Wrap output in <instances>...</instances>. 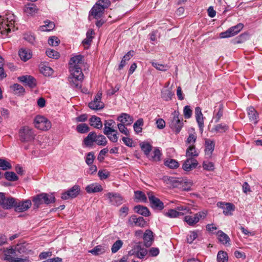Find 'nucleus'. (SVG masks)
<instances>
[{
  "label": "nucleus",
  "mask_w": 262,
  "mask_h": 262,
  "mask_svg": "<svg viewBox=\"0 0 262 262\" xmlns=\"http://www.w3.org/2000/svg\"><path fill=\"white\" fill-rule=\"evenodd\" d=\"M14 15L10 13L0 16V33L7 35L12 30L14 31Z\"/></svg>",
  "instance_id": "obj_1"
},
{
  "label": "nucleus",
  "mask_w": 262,
  "mask_h": 262,
  "mask_svg": "<svg viewBox=\"0 0 262 262\" xmlns=\"http://www.w3.org/2000/svg\"><path fill=\"white\" fill-rule=\"evenodd\" d=\"M110 5V0H98L89 12V17L92 16L97 19L101 18L105 9L108 8Z\"/></svg>",
  "instance_id": "obj_2"
},
{
  "label": "nucleus",
  "mask_w": 262,
  "mask_h": 262,
  "mask_svg": "<svg viewBox=\"0 0 262 262\" xmlns=\"http://www.w3.org/2000/svg\"><path fill=\"white\" fill-rule=\"evenodd\" d=\"M183 117L180 116L179 112L175 111L171 114V117L169 120V126L173 132L177 134L180 133L183 126Z\"/></svg>",
  "instance_id": "obj_3"
},
{
  "label": "nucleus",
  "mask_w": 262,
  "mask_h": 262,
  "mask_svg": "<svg viewBox=\"0 0 262 262\" xmlns=\"http://www.w3.org/2000/svg\"><path fill=\"white\" fill-rule=\"evenodd\" d=\"M70 75L68 78L69 83L73 88L80 89L81 87V83L83 79L84 75L82 71H69Z\"/></svg>",
  "instance_id": "obj_4"
},
{
  "label": "nucleus",
  "mask_w": 262,
  "mask_h": 262,
  "mask_svg": "<svg viewBox=\"0 0 262 262\" xmlns=\"http://www.w3.org/2000/svg\"><path fill=\"white\" fill-rule=\"evenodd\" d=\"M207 211H202L198 212L193 215H188L184 217V221L189 226H194L201 219L206 217Z\"/></svg>",
  "instance_id": "obj_5"
},
{
  "label": "nucleus",
  "mask_w": 262,
  "mask_h": 262,
  "mask_svg": "<svg viewBox=\"0 0 262 262\" xmlns=\"http://www.w3.org/2000/svg\"><path fill=\"white\" fill-rule=\"evenodd\" d=\"M35 127L40 130H47L51 127L50 121L42 116H37L34 121Z\"/></svg>",
  "instance_id": "obj_6"
},
{
  "label": "nucleus",
  "mask_w": 262,
  "mask_h": 262,
  "mask_svg": "<svg viewBox=\"0 0 262 262\" xmlns=\"http://www.w3.org/2000/svg\"><path fill=\"white\" fill-rule=\"evenodd\" d=\"M20 140L21 142H28L34 139L35 134L31 128L28 126H24L19 132Z\"/></svg>",
  "instance_id": "obj_7"
},
{
  "label": "nucleus",
  "mask_w": 262,
  "mask_h": 262,
  "mask_svg": "<svg viewBox=\"0 0 262 262\" xmlns=\"http://www.w3.org/2000/svg\"><path fill=\"white\" fill-rule=\"evenodd\" d=\"M83 56L81 55H75L71 58L69 62V71H82L81 66L83 62Z\"/></svg>",
  "instance_id": "obj_8"
},
{
  "label": "nucleus",
  "mask_w": 262,
  "mask_h": 262,
  "mask_svg": "<svg viewBox=\"0 0 262 262\" xmlns=\"http://www.w3.org/2000/svg\"><path fill=\"white\" fill-rule=\"evenodd\" d=\"M150 207L157 210L161 211L164 208L163 203L158 198L156 197L152 192L147 193Z\"/></svg>",
  "instance_id": "obj_9"
},
{
  "label": "nucleus",
  "mask_w": 262,
  "mask_h": 262,
  "mask_svg": "<svg viewBox=\"0 0 262 262\" xmlns=\"http://www.w3.org/2000/svg\"><path fill=\"white\" fill-rule=\"evenodd\" d=\"M80 191V186L78 185H75L67 191L62 192L61 198L64 200L75 198L79 194Z\"/></svg>",
  "instance_id": "obj_10"
},
{
  "label": "nucleus",
  "mask_w": 262,
  "mask_h": 262,
  "mask_svg": "<svg viewBox=\"0 0 262 262\" xmlns=\"http://www.w3.org/2000/svg\"><path fill=\"white\" fill-rule=\"evenodd\" d=\"M102 93L98 92L93 100L89 103V107L93 110H102L104 107V104L101 101Z\"/></svg>",
  "instance_id": "obj_11"
},
{
  "label": "nucleus",
  "mask_w": 262,
  "mask_h": 262,
  "mask_svg": "<svg viewBox=\"0 0 262 262\" xmlns=\"http://www.w3.org/2000/svg\"><path fill=\"white\" fill-rule=\"evenodd\" d=\"M244 25L239 23L237 25L233 26L228 29L226 31L220 33L221 38H227L233 36L238 33L243 28Z\"/></svg>",
  "instance_id": "obj_12"
},
{
  "label": "nucleus",
  "mask_w": 262,
  "mask_h": 262,
  "mask_svg": "<svg viewBox=\"0 0 262 262\" xmlns=\"http://www.w3.org/2000/svg\"><path fill=\"white\" fill-rule=\"evenodd\" d=\"M109 200L110 203L115 206H119L123 202V198L118 193L108 192L104 195Z\"/></svg>",
  "instance_id": "obj_13"
},
{
  "label": "nucleus",
  "mask_w": 262,
  "mask_h": 262,
  "mask_svg": "<svg viewBox=\"0 0 262 262\" xmlns=\"http://www.w3.org/2000/svg\"><path fill=\"white\" fill-rule=\"evenodd\" d=\"M146 221L143 217H137L136 215L130 216L127 221V224L130 226L143 227L146 225Z\"/></svg>",
  "instance_id": "obj_14"
},
{
  "label": "nucleus",
  "mask_w": 262,
  "mask_h": 262,
  "mask_svg": "<svg viewBox=\"0 0 262 262\" xmlns=\"http://www.w3.org/2000/svg\"><path fill=\"white\" fill-rule=\"evenodd\" d=\"M129 254L135 255L140 259H143L148 254V250L141 245H137L132 251H129Z\"/></svg>",
  "instance_id": "obj_15"
},
{
  "label": "nucleus",
  "mask_w": 262,
  "mask_h": 262,
  "mask_svg": "<svg viewBox=\"0 0 262 262\" xmlns=\"http://www.w3.org/2000/svg\"><path fill=\"white\" fill-rule=\"evenodd\" d=\"M198 162L193 158L188 157L183 164L182 167L185 171H189L196 167Z\"/></svg>",
  "instance_id": "obj_16"
},
{
  "label": "nucleus",
  "mask_w": 262,
  "mask_h": 262,
  "mask_svg": "<svg viewBox=\"0 0 262 262\" xmlns=\"http://www.w3.org/2000/svg\"><path fill=\"white\" fill-rule=\"evenodd\" d=\"M217 206L223 209V213L225 215H229L232 214V212L235 209V206L232 203L223 202H218Z\"/></svg>",
  "instance_id": "obj_17"
},
{
  "label": "nucleus",
  "mask_w": 262,
  "mask_h": 262,
  "mask_svg": "<svg viewBox=\"0 0 262 262\" xmlns=\"http://www.w3.org/2000/svg\"><path fill=\"white\" fill-rule=\"evenodd\" d=\"M31 202L29 200L16 202L15 210L18 212H23L28 210L31 206Z\"/></svg>",
  "instance_id": "obj_18"
},
{
  "label": "nucleus",
  "mask_w": 262,
  "mask_h": 262,
  "mask_svg": "<svg viewBox=\"0 0 262 262\" xmlns=\"http://www.w3.org/2000/svg\"><path fill=\"white\" fill-rule=\"evenodd\" d=\"M162 180L165 184L170 187H178L181 185L180 182V179L175 177L166 176L163 177Z\"/></svg>",
  "instance_id": "obj_19"
},
{
  "label": "nucleus",
  "mask_w": 262,
  "mask_h": 262,
  "mask_svg": "<svg viewBox=\"0 0 262 262\" xmlns=\"http://www.w3.org/2000/svg\"><path fill=\"white\" fill-rule=\"evenodd\" d=\"M18 79L20 82L25 83L30 88H34L36 85L35 79L31 76L25 75L20 76Z\"/></svg>",
  "instance_id": "obj_20"
},
{
  "label": "nucleus",
  "mask_w": 262,
  "mask_h": 262,
  "mask_svg": "<svg viewBox=\"0 0 262 262\" xmlns=\"http://www.w3.org/2000/svg\"><path fill=\"white\" fill-rule=\"evenodd\" d=\"M115 122L112 119L105 120L104 123L103 133L105 135H108V132L117 133V130L115 129Z\"/></svg>",
  "instance_id": "obj_21"
},
{
  "label": "nucleus",
  "mask_w": 262,
  "mask_h": 262,
  "mask_svg": "<svg viewBox=\"0 0 262 262\" xmlns=\"http://www.w3.org/2000/svg\"><path fill=\"white\" fill-rule=\"evenodd\" d=\"M195 115L199 127L201 131H203L204 127V118L201 107L199 106L195 107Z\"/></svg>",
  "instance_id": "obj_22"
},
{
  "label": "nucleus",
  "mask_w": 262,
  "mask_h": 262,
  "mask_svg": "<svg viewBox=\"0 0 262 262\" xmlns=\"http://www.w3.org/2000/svg\"><path fill=\"white\" fill-rule=\"evenodd\" d=\"M215 143L213 140L209 139L205 140V154L210 157L214 149Z\"/></svg>",
  "instance_id": "obj_23"
},
{
  "label": "nucleus",
  "mask_w": 262,
  "mask_h": 262,
  "mask_svg": "<svg viewBox=\"0 0 262 262\" xmlns=\"http://www.w3.org/2000/svg\"><path fill=\"white\" fill-rule=\"evenodd\" d=\"M144 245L146 247H149L154 241L152 232L150 230H146L143 235Z\"/></svg>",
  "instance_id": "obj_24"
},
{
  "label": "nucleus",
  "mask_w": 262,
  "mask_h": 262,
  "mask_svg": "<svg viewBox=\"0 0 262 262\" xmlns=\"http://www.w3.org/2000/svg\"><path fill=\"white\" fill-rule=\"evenodd\" d=\"M169 83H167L166 88L163 89L161 91V97L166 101H168L171 100L172 97L174 95V93L170 88H167Z\"/></svg>",
  "instance_id": "obj_25"
},
{
  "label": "nucleus",
  "mask_w": 262,
  "mask_h": 262,
  "mask_svg": "<svg viewBox=\"0 0 262 262\" xmlns=\"http://www.w3.org/2000/svg\"><path fill=\"white\" fill-rule=\"evenodd\" d=\"M117 120L120 122V123L130 125L134 121L133 117L126 113H122L118 117Z\"/></svg>",
  "instance_id": "obj_26"
},
{
  "label": "nucleus",
  "mask_w": 262,
  "mask_h": 262,
  "mask_svg": "<svg viewBox=\"0 0 262 262\" xmlns=\"http://www.w3.org/2000/svg\"><path fill=\"white\" fill-rule=\"evenodd\" d=\"M18 54L20 59L24 61L28 60L32 56L31 50L27 48H21L19 50Z\"/></svg>",
  "instance_id": "obj_27"
},
{
  "label": "nucleus",
  "mask_w": 262,
  "mask_h": 262,
  "mask_svg": "<svg viewBox=\"0 0 262 262\" xmlns=\"http://www.w3.org/2000/svg\"><path fill=\"white\" fill-rule=\"evenodd\" d=\"M247 113L250 121L256 124L258 121V114L255 108L252 106L248 107Z\"/></svg>",
  "instance_id": "obj_28"
},
{
  "label": "nucleus",
  "mask_w": 262,
  "mask_h": 262,
  "mask_svg": "<svg viewBox=\"0 0 262 262\" xmlns=\"http://www.w3.org/2000/svg\"><path fill=\"white\" fill-rule=\"evenodd\" d=\"M16 254V250L11 248L9 249H7L4 251V259L5 260H7L9 262H13L14 259L15 257L14 256H15Z\"/></svg>",
  "instance_id": "obj_29"
},
{
  "label": "nucleus",
  "mask_w": 262,
  "mask_h": 262,
  "mask_svg": "<svg viewBox=\"0 0 262 262\" xmlns=\"http://www.w3.org/2000/svg\"><path fill=\"white\" fill-rule=\"evenodd\" d=\"M102 190L101 185L96 183L91 184L85 187V190L89 193L101 192Z\"/></svg>",
  "instance_id": "obj_30"
},
{
  "label": "nucleus",
  "mask_w": 262,
  "mask_h": 262,
  "mask_svg": "<svg viewBox=\"0 0 262 262\" xmlns=\"http://www.w3.org/2000/svg\"><path fill=\"white\" fill-rule=\"evenodd\" d=\"M134 51H128L122 58L120 64L118 66V70H121L126 66L127 62L134 56Z\"/></svg>",
  "instance_id": "obj_31"
},
{
  "label": "nucleus",
  "mask_w": 262,
  "mask_h": 262,
  "mask_svg": "<svg viewBox=\"0 0 262 262\" xmlns=\"http://www.w3.org/2000/svg\"><path fill=\"white\" fill-rule=\"evenodd\" d=\"M134 209L136 212L144 216H149L150 214L148 208L142 205H137L134 207Z\"/></svg>",
  "instance_id": "obj_32"
},
{
  "label": "nucleus",
  "mask_w": 262,
  "mask_h": 262,
  "mask_svg": "<svg viewBox=\"0 0 262 262\" xmlns=\"http://www.w3.org/2000/svg\"><path fill=\"white\" fill-rule=\"evenodd\" d=\"M16 200L14 198L9 197L6 198L5 197L2 207L6 209H9L12 207H15Z\"/></svg>",
  "instance_id": "obj_33"
},
{
  "label": "nucleus",
  "mask_w": 262,
  "mask_h": 262,
  "mask_svg": "<svg viewBox=\"0 0 262 262\" xmlns=\"http://www.w3.org/2000/svg\"><path fill=\"white\" fill-rule=\"evenodd\" d=\"M90 124L95 128L100 129L102 127L103 124L99 117L93 116L89 120Z\"/></svg>",
  "instance_id": "obj_34"
},
{
  "label": "nucleus",
  "mask_w": 262,
  "mask_h": 262,
  "mask_svg": "<svg viewBox=\"0 0 262 262\" xmlns=\"http://www.w3.org/2000/svg\"><path fill=\"white\" fill-rule=\"evenodd\" d=\"M216 235L219 241L224 245L229 244L230 241V238L227 234L225 233L221 230H219L217 232Z\"/></svg>",
  "instance_id": "obj_35"
},
{
  "label": "nucleus",
  "mask_w": 262,
  "mask_h": 262,
  "mask_svg": "<svg viewBox=\"0 0 262 262\" xmlns=\"http://www.w3.org/2000/svg\"><path fill=\"white\" fill-rule=\"evenodd\" d=\"M96 133L95 132H90L88 136L84 138L83 143L86 146H92L94 142H95Z\"/></svg>",
  "instance_id": "obj_36"
},
{
  "label": "nucleus",
  "mask_w": 262,
  "mask_h": 262,
  "mask_svg": "<svg viewBox=\"0 0 262 262\" xmlns=\"http://www.w3.org/2000/svg\"><path fill=\"white\" fill-rule=\"evenodd\" d=\"M36 6L33 3L27 4L24 8V12L28 15H32L35 14L36 12Z\"/></svg>",
  "instance_id": "obj_37"
},
{
  "label": "nucleus",
  "mask_w": 262,
  "mask_h": 262,
  "mask_svg": "<svg viewBox=\"0 0 262 262\" xmlns=\"http://www.w3.org/2000/svg\"><path fill=\"white\" fill-rule=\"evenodd\" d=\"M199 156V151L196 150L195 146L190 145L187 148L186 151V156L187 157L193 158Z\"/></svg>",
  "instance_id": "obj_38"
},
{
  "label": "nucleus",
  "mask_w": 262,
  "mask_h": 262,
  "mask_svg": "<svg viewBox=\"0 0 262 262\" xmlns=\"http://www.w3.org/2000/svg\"><path fill=\"white\" fill-rule=\"evenodd\" d=\"M144 125V121L142 118H139L134 124V131L138 134L142 132V126Z\"/></svg>",
  "instance_id": "obj_39"
},
{
  "label": "nucleus",
  "mask_w": 262,
  "mask_h": 262,
  "mask_svg": "<svg viewBox=\"0 0 262 262\" xmlns=\"http://www.w3.org/2000/svg\"><path fill=\"white\" fill-rule=\"evenodd\" d=\"M180 185L178 188H181L183 190L189 191L191 190V187L192 183L190 181L187 180H180Z\"/></svg>",
  "instance_id": "obj_40"
},
{
  "label": "nucleus",
  "mask_w": 262,
  "mask_h": 262,
  "mask_svg": "<svg viewBox=\"0 0 262 262\" xmlns=\"http://www.w3.org/2000/svg\"><path fill=\"white\" fill-rule=\"evenodd\" d=\"M41 199L43 200V203L46 204H49L53 203L55 201V197L52 194H49L46 193H41Z\"/></svg>",
  "instance_id": "obj_41"
},
{
  "label": "nucleus",
  "mask_w": 262,
  "mask_h": 262,
  "mask_svg": "<svg viewBox=\"0 0 262 262\" xmlns=\"http://www.w3.org/2000/svg\"><path fill=\"white\" fill-rule=\"evenodd\" d=\"M164 215L166 216L169 217L170 218H175L177 217L180 215H182L184 214V213H182L181 212L178 211L176 209H169L167 212H164Z\"/></svg>",
  "instance_id": "obj_42"
},
{
  "label": "nucleus",
  "mask_w": 262,
  "mask_h": 262,
  "mask_svg": "<svg viewBox=\"0 0 262 262\" xmlns=\"http://www.w3.org/2000/svg\"><path fill=\"white\" fill-rule=\"evenodd\" d=\"M141 150L144 152V154L148 157L152 150V146L148 143L142 142L140 143Z\"/></svg>",
  "instance_id": "obj_43"
},
{
  "label": "nucleus",
  "mask_w": 262,
  "mask_h": 262,
  "mask_svg": "<svg viewBox=\"0 0 262 262\" xmlns=\"http://www.w3.org/2000/svg\"><path fill=\"white\" fill-rule=\"evenodd\" d=\"M45 25L40 27V30L42 31H51L55 28V24L54 22L50 21H45Z\"/></svg>",
  "instance_id": "obj_44"
},
{
  "label": "nucleus",
  "mask_w": 262,
  "mask_h": 262,
  "mask_svg": "<svg viewBox=\"0 0 262 262\" xmlns=\"http://www.w3.org/2000/svg\"><path fill=\"white\" fill-rule=\"evenodd\" d=\"M161 155L160 150L158 148H155L151 155H149L148 158L153 161H159L160 160Z\"/></svg>",
  "instance_id": "obj_45"
},
{
  "label": "nucleus",
  "mask_w": 262,
  "mask_h": 262,
  "mask_svg": "<svg viewBox=\"0 0 262 262\" xmlns=\"http://www.w3.org/2000/svg\"><path fill=\"white\" fill-rule=\"evenodd\" d=\"M229 128L227 125L225 124H218L214 126L213 129L216 133H223L226 132Z\"/></svg>",
  "instance_id": "obj_46"
},
{
  "label": "nucleus",
  "mask_w": 262,
  "mask_h": 262,
  "mask_svg": "<svg viewBox=\"0 0 262 262\" xmlns=\"http://www.w3.org/2000/svg\"><path fill=\"white\" fill-rule=\"evenodd\" d=\"M4 59L0 55V80L5 79L7 76V73L4 70Z\"/></svg>",
  "instance_id": "obj_47"
},
{
  "label": "nucleus",
  "mask_w": 262,
  "mask_h": 262,
  "mask_svg": "<svg viewBox=\"0 0 262 262\" xmlns=\"http://www.w3.org/2000/svg\"><path fill=\"white\" fill-rule=\"evenodd\" d=\"M76 130L79 133L84 134L90 130V127L86 123H81L77 125Z\"/></svg>",
  "instance_id": "obj_48"
},
{
  "label": "nucleus",
  "mask_w": 262,
  "mask_h": 262,
  "mask_svg": "<svg viewBox=\"0 0 262 262\" xmlns=\"http://www.w3.org/2000/svg\"><path fill=\"white\" fill-rule=\"evenodd\" d=\"M165 166L171 169L177 168L179 166V164L176 160L174 159H168L164 162Z\"/></svg>",
  "instance_id": "obj_49"
},
{
  "label": "nucleus",
  "mask_w": 262,
  "mask_h": 262,
  "mask_svg": "<svg viewBox=\"0 0 262 262\" xmlns=\"http://www.w3.org/2000/svg\"><path fill=\"white\" fill-rule=\"evenodd\" d=\"M11 168L12 165L9 162L5 159H0V169L7 170Z\"/></svg>",
  "instance_id": "obj_50"
},
{
  "label": "nucleus",
  "mask_w": 262,
  "mask_h": 262,
  "mask_svg": "<svg viewBox=\"0 0 262 262\" xmlns=\"http://www.w3.org/2000/svg\"><path fill=\"white\" fill-rule=\"evenodd\" d=\"M217 260L218 262H227L228 256L227 252L220 251L217 255Z\"/></svg>",
  "instance_id": "obj_51"
},
{
  "label": "nucleus",
  "mask_w": 262,
  "mask_h": 262,
  "mask_svg": "<svg viewBox=\"0 0 262 262\" xmlns=\"http://www.w3.org/2000/svg\"><path fill=\"white\" fill-rule=\"evenodd\" d=\"M4 176L5 178L9 181H16L18 179L17 176L13 171H6Z\"/></svg>",
  "instance_id": "obj_52"
},
{
  "label": "nucleus",
  "mask_w": 262,
  "mask_h": 262,
  "mask_svg": "<svg viewBox=\"0 0 262 262\" xmlns=\"http://www.w3.org/2000/svg\"><path fill=\"white\" fill-rule=\"evenodd\" d=\"M104 252V249L101 245L97 246L94 249L89 251V252L94 255H98L103 253Z\"/></svg>",
  "instance_id": "obj_53"
},
{
  "label": "nucleus",
  "mask_w": 262,
  "mask_h": 262,
  "mask_svg": "<svg viewBox=\"0 0 262 262\" xmlns=\"http://www.w3.org/2000/svg\"><path fill=\"white\" fill-rule=\"evenodd\" d=\"M95 142L98 145H106L107 141L105 137L102 135L97 136L96 134Z\"/></svg>",
  "instance_id": "obj_54"
},
{
  "label": "nucleus",
  "mask_w": 262,
  "mask_h": 262,
  "mask_svg": "<svg viewBox=\"0 0 262 262\" xmlns=\"http://www.w3.org/2000/svg\"><path fill=\"white\" fill-rule=\"evenodd\" d=\"M46 55L50 58L53 59H58L60 57V54L57 51L49 49L46 52Z\"/></svg>",
  "instance_id": "obj_55"
},
{
  "label": "nucleus",
  "mask_w": 262,
  "mask_h": 262,
  "mask_svg": "<svg viewBox=\"0 0 262 262\" xmlns=\"http://www.w3.org/2000/svg\"><path fill=\"white\" fill-rule=\"evenodd\" d=\"M135 197L136 199L142 202H146L147 198L145 194L141 191H135Z\"/></svg>",
  "instance_id": "obj_56"
},
{
  "label": "nucleus",
  "mask_w": 262,
  "mask_h": 262,
  "mask_svg": "<svg viewBox=\"0 0 262 262\" xmlns=\"http://www.w3.org/2000/svg\"><path fill=\"white\" fill-rule=\"evenodd\" d=\"M151 65L156 69L161 71H166L169 69V66L167 64H163L157 62H151Z\"/></svg>",
  "instance_id": "obj_57"
},
{
  "label": "nucleus",
  "mask_w": 262,
  "mask_h": 262,
  "mask_svg": "<svg viewBox=\"0 0 262 262\" xmlns=\"http://www.w3.org/2000/svg\"><path fill=\"white\" fill-rule=\"evenodd\" d=\"M41 196L42 195H41L40 193L34 196L33 198L32 199V201L34 203V205L36 208L39 207L40 205L43 203V202L42 201L43 200L41 198Z\"/></svg>",
  "instance_id": "obj_58"
},
{
  "label": "nucleus",
  "mask_w": 262,
  "mask_h": 262,
  "mask_svg": "<svg viewBox=\"0 0 262 262\" xmlns=\"http://www.w3.org/2000/svg\"><path fill=\"white\" fill-rule=\"evenodd\" d=\"M123 242L121 240L115 242L112 247V252L114 253L117 252L121 248Z\"/></svg>",
  "instance_id": "obj_59"
},
{
  "label": "nucleus",
  "mask_w": 262,
  "mask_h": 262,
  "mask_svg": "<svg viewBox=\"0 0 262 262\" xmlns=\"http://www.w3.org/2000/svg\"><path fill=\"white\" fill-rule=\"evenodd\" d=\"M125 126L126 124H123L120 123L117 125L118 128L120 133L123 134L126 136H129L130 135V132Z\"/></svg>",
  "instance_id": "obj_60"
},
{
  "label": "nucleus",
  "mask_w": 262,
  "mask_h": 262,
  "mask_svg": "<svg viewBox=\"0 0 262 262\" xmlns=\"http://www.w3.org/2000/svg\"><path fill=\"white\" fill-rule=\"evenodd\" d=\"M223 114V106L222 104H220L219 105L218 111L216 112V113L215 115V116L214 117V119L215 120V122H218L221 117H222Z\"/></svg>",
  "instance_id": "obj_61"
},
{
  "label": "nucleus",
  "mask_w": 262,
  "mask_h": 262,
  "mask_svg": "<svg viewBox=\"0 0 262 262\" xmlns=\"http://www.w3.org/2000/svg\"><path fill=\"white\" fill-rule=\"evenodd\" d=\"M95 159V156L93 152H89L85 158V162L88 165H92Z\"/></svg>",
  "instance_id": "obj_62"
},
{
  "label": "nucleus",
  "mask_w": 262,
  "mask_h": 262,
  "mask_svg": "<svg viewBox=\"0 0 262 262\" xmlns=\"http://www.w3.org/2000/svg\"><path fill=\"white\" fill-rule=\"evenodd\" d=\"M60 40L56 36H51L48 39V43L52 46H57Z\"/></svg>",
  "instance_id": "obj_63"
},
{
  "label": "nucleus",
  "mask_w": 262,
  "mask_h": 262,
  "mask_svg": "<svg viewBox=\"0 0 262 262\" xmlns=\"http://www.w3.org/2000/svg\"><path fill=\"white\" fill-rule=\"evenodd\" d=\"M12 88L16 94H23L25 92V89L23 86L19 84H14Z\"/></svg>",
  "instance_id": "obj_64"
}]
</instances>
